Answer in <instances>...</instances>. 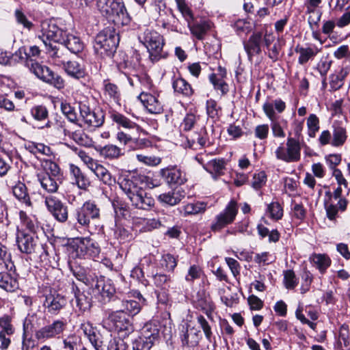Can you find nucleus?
<instances>
[{"instance_id": "1", "label": "nucleus", "mask_w": 350, "mask_h": 350, "mask_svg": "<svg viewBox=\"0 0 350 350\" xmlns=\"http://www.w3.org/2000/svg\"><path fill=\"white\" fill-rule=\"evenodd\" d=\"M100 12L117 26L129 25L131 18L122 0H97Z\"/></svg>"}, {"instance_id": "2", "label": "nucleus", "mask_w": 350, "mask_h": 350, "mask_svg": "<svg viewBox=\"0 0 350 350\" xmlns=\"http://www.w3.org/2000/svg\"><path fill=\"white\" fill-rule=\"evenodd\" d=\"M119 185L135 208L149 210L154 206V198L142 186L135 185L133 182L123 180L119 183Z\"/></svg>"}, {"instance_id": "3", "label": "nucleus", "mask_w": 350, "mask_h": 350, "mask_svg": "<svg viewBox=\"0 0 350 350\" xmlns=\"http://www.w3.org/2000/svg\"><path fill=\"white\" fill-rule=\"evenodd\" d=\"M138 39L147 49L150 59L158 62L161 57L164 40L161 35L152 29H146L138 36Z\"/></svg>"}, {"instance_id": "4", "label": "nucleus", "mask_w": 350, "mask_h": 350, "mask_svg": "<svg viewBox=\"0 0 350 350\" xmlns=\"http://www.w3.org/2000/svg\"><path fill=\"white\" fill-rule=\"evenodd\" d=\"M118 36L111 29H105L97 34L94 49L102 57L111 56L116 50L118 43Z\"/></svg>"}, {"instance_id": "5", "label": "nucleus", "mask_w": 350, "mask_h": 350, "mask_svg": "<svg viewBox=\"0 0 350 350\" xmlns=\"http://www.w3.org/2000/svg\"><path fill=\"white\" fill-rule=\"evenodd\" d=\"M301 145L298 139L291 137L287 138L286 147L281 144L275 150V157L286 163L297 162L301 159Z\"/></svg>"}, {"instance_id": "6", "label": "nucleus", "mask_w": 350, "mask_h": 350, "mask_svg": "<svg viewBox=\"0 0 350 350\" xmlns=\"http://www.w3.org/2000/svg\"><path fill=\"white\" fill-rule=\"evenodd\" d=\"M65 320L56 319L51 323L46 325L35 331V338L41 342L59 338L66 328Z\"/></svg>"}, {"instance_id": "7", "label": "nucleus", "mask_w": 350, "mask_h": 350, "mask_svg": "<svg viewBox=\"0 0 350 350\" xmlns=\"http://www.w3.org/2000/svg\"><path fill=\"white\" fill-rule=\"evenodd\" d=\"M30 70L38 78L59 90L64 89L65 87V81L62 77L54 72L47 66L34 62L31 64Z\"/></svg>"}, {"instance_id": "8", "label": "nucleus", "mask_w": 350, "mask_h": 350, "mask_svg": "<svg viewBox=\"0 0 350 350\" xmlns=\"http://www.w3.org/2000/svg\"><path fill=\"white\" fill-rule=\"evenodd\" d=\"M107 320L119 333H122L124 336H128L134 330L131 317L124 310L109 312Z\"/></svg>"}, {"instance_id": "9", "label": "nucleus", "mask_w": 350, "mask_h": 350, "mask_svg": "<svg viewBox=\"0 0 350 350\" xmlns=\"http://www.w3.org/2000/svg\"><path fill=\"white\" fill-rule=\"evenodd\" d=\"M66 33L62 29L59 28L54 20H48L41 23V35L39 37L44 44L47 41H53L54 43L62 42Z\"/></svg>"}, {"instance_id": "10", "label": "nucleus", "mask_w": 350, "mask_h": 350, "mask_svg": "<svg viewBox=\"0 0 350 350\" xmlns=\"http://www.w3.org/2000/svg\"><path fill=\"white\" fill-rule=\"evenodd\" d=\"M74 217L79 225L88 226L90 219L99 218L100 209L94 202H85L81 207L76 209Z\"/></svg>"}, {"instance_id": "11", "label": "nucleus", "mask_w": 350, "mask_h": 350, "mask_svg": "<svg viewBox=\"0 0 350 350\" xmlns=\"http://www.w3.org/2000/svg\"><path fill=\"white\" fill-rule=\"evenodd\" d=\"M238 213L237 203L231 200L223 212L217 215L211 225L213 231H219L227 225L232 224Z\"/></svg>"}, {"instance_id": "12", "label": "nucleus", "mask_w": 350, "mask_h": 350, "mask_svg": "<svg viewBox=\"0 0 350 350\" xmlns=\"http://www.w3.org/2000/svg\"><path fill=\"white\" fill-rule=\"evenodd\" d=\"M44 203L49 212L60 223L66 222L68 219V206L59 199L49 196L44 198Z\"/></svg>"}, {"instance_id": "13", "label": "nucleus", "mask_w": 350, "mask_h": 350, "mask_svg": "<svg viewBox=\"0 0 350 350\" xmlns=\"http://www.w3.org/2000/svg\"><path fill=\"white\" fill-rule=\"evenodd\" d=\"M46 53L51 62L55 66L62 67L68 59V53L63 44L45 43Z\"/></svg>"}, {"instance_id": "14", "label": "nucleus", "mask_w": 350, "mask_h": 350, "mask_svg": "<svg viewBox=\"0 0 350 350\" xmlns=\"http://www.w3.org/2000/svg\"><path fill=\"white\" fill-rule=\"evenodd\" d=\"M160 175L170 185H181L187 180L186 173L176 165H170L161 169Z\"/></svg>"}, {"instance_id": "15", "label": "nucleus", "mask_w": 350, "mask_h": 350, "mask_svg": "<svg viewBox=\"0 0 350 350\" xmlns=\"http://www.w3.org/2000/svg\"><path fill=\"white\" fill-rule=\"evenodd\" d=\"M38 237L33 234L18 230L16 234V243L19 250L25 254L34 253L38 247Z\"/></svg>"}, {"instance_id": "16", "label": "nucleus", "mask_w": 350, "mask_h": 350, "mask_svg": "<svg viewBox=\"0 0 350 350\" xmlns=\"http://www.w3.org/2000/svg\"><path fill=\"white\" fill-rule=\"evenodd\" d=\"M80 114L88 126L99 127L104 123L105 116L101 110L92 111L87 105L80 107Z\"/></svg>"}, {"instance_id": "17", "label": "nucleus", "mask_w": 350, "mask_h": 350, "mask_svg": "<svg viewBox=\"0 0 350 350\" xmlns=\"http://www.w3.org/2000/svg\"><path fill=\"white\" fill-rule=\"evenodd\" d=\"M31 117L36 121L42 124L39 128L41 129H50L55 125L53 120H49V111L44 105H36L30 109Z\"/></svg>"}, {"instance_id": "18", "label": "nucleus", "mask_w": 350, "mask_h": 350, "mask_svg": "<svg viewBox=\"0 0 350 350\" xmlns=\"http://www.w3.org/2000/svg\"><path fill=\"white\" fill-rule=\"evenodd\" d=\"M2 264H0L1 266ZM0 288L9 293L16 292L19 289L18 274L16 273V267L12 271H0Z\"/></svg>"}, {"instance_id": "19", "label": "nucleus", "mask_w": 350, "mask_h": 350, "mask_svg": "<svg viewBox=\"0 0 350 350\" xmlns=\"http://www.w3.org/2000/svg\"><path fill=\"white\" fill-rule=\"evenodd\" d=\"M130 297L137 299V301L133 299L122 300L123 310H126L129 316H135L141 311L142 306L146 303V299L139 291L131 292Z\"/></svg>"}, {"instance_id": "20", "label": "nucleus", "mask_w": 350, "mask_h": 350, "mask_svg": "<svg viewBox=\"0 0 350 350\" xmlns=\"http://www.w3.org/2000/svg\"><path fill=\"white\" fill-rule=\"evenodd\" d=\"M138 98L142 103L149 113L153 114H160L163 111V107L159 100L158 97L150 93L142 92L138 96Z\"/></svg>"}, {"instance_id": "21", "label": "nucleus", "mask_w": 350, "mask_h": 350, "mask_svg": "<svg viewBox=\"0 0 350 350\" xmlns=\"http://www.w3.org/2000/svg\"><path fill=\"white\" fill-rule=\"evenodd\" d=\"M262 109L267 117L271 121V129L273 135L275 137L284 138L285 137V133L281 123L277 120L276 113L273 109L272 105L264 103Z\"/></svg>"}, {"instance_id": "22", "label": "nucleus", "mask_w": 350, "mask_h": 350, "mask_svg": "<svg viewBox=\"0 0 350 350\" xmlns=\"http://www.w3.org/2000/svg\"><path fill=\"white\" fill-rule=\"evenodd\" d=\"M38 180L41 187L47 193H56L61 183V178L55 177L48 174H38Z\"/></svg>"}, {"instance_id": "23", "label": "nucleus", "mask_w": 350, "mask_h": 350, "mask_svg": "<svg viewBox=\"0 0 350 350\" xmlns=\"http://www.w3.org/2000/svg\"><path fill=\"white\" fill-rule=\"evenodd\" d=\"M66 303L64 296L59 294H50L46 296L44 306L49 313L57 314L66 305Z\"/></svg>"}, {"instance_id": "24", "label": "nucleus", "mask_w": 350, "mask_h": 350, "mask_svg": "<svg viewBox=\"0 0 350 350\" xmlns=\"http://www.w3.org/2000/svg\"><path fill=\"white\" fill-rule=\"evenodd\" d=\"M110 118L116 124L118 128L122 127L127 131L136 133H139L141 130L140 126L137 123L131 121L126 116L119 112L112 111L110 114Z\"/></svg>"}, {"instance_id": "25", "label": "nucleus", "mask_w": 350, "mask_h": 350, "mask_svg": "<svg viewBox=\"0 0 350 350\" xmlns=\"http://www.w3.org/2000/svg\"><path fill=\"white\" fill-rule=\"evenodd\" d=\"M261 42L262 33L256 32L250 36L247 41L243 43L244 49L247 54L249 59L252 60L254 55H259L261 53Z\"/></svg>"}, {"instance_id": "26", "label": "nucleus", "mask_w": 350, "mask_h": 350, "mask_svg": "<svg viewBox=\"0 0 350 350\" xmlns=\"http://www.w3.org/2000/svg\"><path fill=\"white\" fill-rule=\"evenodd\" d=\"M61 68L68 76L76 79L84 78L86 75L84 67L76 61L68 59Z\"/></svg>"}, {"instance_id": "27", "label": "nucleus", "mask_w": 350, "mask_h": 350, "mask_svg": "<svg viewBox=\"0 0 350 350\" xmlns=\"http://www.w3.org/2000/svg\"><path fill=\"white\" fill-rule=\"evenodd\" d=\"M64 47L72 53H79L84 49V44L81 39L75 35L65 33L64 38L60 42Z\"/></svg>"}, {"instance_id": "28", "label": "nucleus", "mask_w": 350, "mask_h": 350, "mask_svg": "<svg viewBox=\"0 0 350 350\" xmlns=\"http://www.w3.org/2000/svg\"><path fill=\"white\" fill-rule=\"evenodd\" d=\"M185 198V192L180 189H173L160 194L158 200L165 204L174 206L178 204Z\"/></svg>"}, {"instance_id": "29", "label": "nucleus", "mask_w": 350, "mask_h": 350, "mask_svg": "<svg viewBox=\"0 0 350 350\" xmlns=\"http://www.w3.org/2000/svg\"><path fill=\"white\" fill-rule=\"evenodd\" d=\"M69 170L74 183L81 189H86L90 185V182L81 169L74 165L70 164Z\"/></svg>"}, {"instance_id": "30", "label": "nucleus", "mask_w": 350, "mask_h": 350, "mask_svg": "<svg viewBox=\"0 0 350 350\" xmlns=\"http://www.w3.org/2000/svg\"><path fill=\"white\" fill-rule=\"evenodd\" d=\"M55 123L58 128L63 129V133L65 136L72 139L76 143L82 146H88L89 143L88 137L82 131H70L64 127V122L55 119Z\"/></svg>"}, {"instance_id": "31", "label": "nucleus", "mask_w": 350, "mask_h": 350, "mask_svg": "<svg viewBox=\"0 0 350 350\" xmlns=\"http://www.w3.org/2000/svg\"><path fill=\"white\" fill-rule=\"evenodd\" d=\"M122 180L129 182H133L135 185L141 186L144 185L149 188H153L159 185L158 183L155 182L152 178L144 174L137 173L130 174L129 176L124 178Z\"/></svg>"}, {"instance_id": "32", "label": "nucleus", "mask_w": 350, "mask_h": 350, "mask_svg": "<svg viewBox=\"0 0 350 350\" xmlns=\"http://www.w3.org/2000/svg\"><path fill=\"white\" fill-rule=\"evenodd\" d=\"M226 161L224 159H214L208 161L204 165V170L213 175L216 179L218 176L224 174L223 170L226 168Z\"/></svg>"}, {"instance_id": "33", "label": "nucleus", "mask_w": 350, "mask_h": 350, "mask_svg": "<svg viewBox=\"0 0 350 350\" xmlns=\"http://www.w3.org/2000/svg\"><path fill=\"white\" fill-rule=\"evenodd\" d=\"M183 334L180 335L181 341L183 345L188 347H196L198 345L200 336V331L194 327L189 329L187 327L185 330H182Z\"/></svg>"}, {"instance_id": "34", "label": "nucleus", "mask_w": 350, "mask_h": 350, "mask_svg": "<svg viewBox=\"0 0 350 350\" xmlns=\"http://www.w3.org/2000/svg\"><path fill=\"white\" fill-rule=\"evenodd\" d=\"M295 53L299 55L298 62L301 65L306 64L310 59H313L320 51L317 47H303L297 44L295 48Z\"/></svg>"}, {"instance_id": "35", "label": "nucleus", "mask_w": 350, "mask_h": 350, "mask_svg": "<svg viewBox=\"0 0 350 350\" xmlns=\"http://www.w3.org/2000/svg\"><path fill=\"white\" fill-rule=\"evenodd\" d=\"M333 139L331 145L334 147L342 146L347 139L346 129L339 123L334 122L333 126Z\"/></svg>"}, {"instance_id": "36", "label": "nucleus", "mask_w": 350, "mask_h": 350, "mask_svg": "<svg viewBox=\"0 0 350 350\" xmlns=\"http://www.w3.org/2000/svg\"><path fill=\"white\" fill-rule=\"evenodd\" d=\"M98 152L101 157L109 160L118 159L124 154L121 148L113 144L101 147Z\"/></svg>"}, {"instance_id": "37", "label": "nucleus", "mask_w": 350, "mask_h": 350, "mask_svg": "<svg viewBox=\"0 0 350 350\" xmlns=\"http://www.w3.org/2000/svg\"><path fill=\"white\" fill-rule=\"evenodd\" d=\"M12 192L14 196L21 202L27 206H31L32 204L30 197L27 193L26 185L21 182H18L13 187Z\"/></svg>"}, {"instance_id": "38", "label": "nucleus", "mask_w": 350, "mask_h": 350, "mask_svg": "<svg viewBox=\"0 0 350 350\" xmlns=\"http://www.w3.org/2000/svg\"><path fill=\"white\" fill-rule=\"evenodd\" d=\"M92 172L105 185H111L113 183H115V179L113 178L109 171L99 163L94 166Z\"/></svg>"}, {"instance_id": "39", "label": "nucleus", "mask_w": 350, "mask_h": 350, "mask_svg": "<svg viewBox=\"0 0 350 350\" xmlns=\"http://www.w3.org/2000/svg\"><path fill=\"white\" fill-rule=\"evenodd\" d=\"M338 200L333 201L329 199H326L324 202L325 208L326 211L327 217L329 220H334L338 217V213H343L346 211L347 205L345 206V208L340 209L339 208Z\"/></svg>"}, {"instance_id": "40", "label": "nucleus", "mask_w": 350, "mask_h": 350, "mask_svg": "<svg viewBox=\"0 0 350 350\" xmlns=\"http://www.w3.org/2000/svg\"><path fill=\"white\" fill-rule=\"evenodd\" d=\"M159 336V329L157 326L152 323H146L141 330V336L145 341H150L154 344V341Z\"/></svg>"}, {"instance_id": "41", "label": "nucleus", "mask_w": 350, "mask_h": 350, "mask_svg": "<svg viewBox=\"0 0 350 350\" xmlns=\"http://www.w3.org/2000/svg\"><path fill=\"white\" fill-rule=\"evenodd\" d=\"M187 25L191 33L198 40H202L208 30L210 29L209 24L206 21L201 23H193V21H191Z\"/></svg>"}, {"instance_id": "42", "label": "nucleus", "mask_w": 350, "mask_h": 350, "mask_svg": "<svg viewBox=\"0 0 350 350\" xmlns=\"http://www.w3.org/2000/svg\"><path fill=\"white\" fill-rule=\"evenodd\" d=\"M77 307L81 312H85L91 308V299L76 287L73 288Z\"/></svg>"}, {"instance_id": "43", "label": "nucleus", "mask_w": 350, "mask_h": 350, "mask_svg": "<svg viewBox=\"0 0 350 350\" xmlns=\"http://www.w3.org/2000/svg\"><path fill=\"white\" fill-rule=\"evenodd\" d=\"M136 64H132L128 60L120 62L118 64V69L128 78L129 82L131 85L133 86V80L131 76L138 78L136 70Z\"/></svg>"}, {"instance_id": "44", "label": "nucleus", "mask_w": 350, "mask_h": 350, "mask_svg": "<svg viewBox=\"0 0 350 350\" xmlns=\"http://www.w3.org/2000/svg\"><path fill=\"white\" fill-rule=\"evenodd\" d=\"M173 88L175 92L186 96L193 94V89L191 85L183 78H177L173 81Z\"/></svg>"}, {"instance_id": "45", "label": "nucleus", "mask_w": 350, "mask_h": 350, "mask_svg": "<svg viewBox=\"0 0 350 350\" xmlns=\"http://www.w3.org/2000/svg\"><path fill=\"white\" fill-rule=\"evenodd\" d=\"M348 73L347 69L342 68L338 73L330 76L329 86L332 91H336L343 85L344 79Z\"/></svg>"}, {"instance_id": "46", "label": "nucleus", "mask_w": 350, "mask_h": 350, "mask_svg": "<svg viewBox=\"0 0 350 350\" xmlns=\"http://www.w3.org/2000/svg\"><path fill=\"white\" fill-rule=\"evenodd\" d=\"M206 209V204L202 202L196 203H189L181 208V212H184V215H196L204 213Z\"/></svg>"}, {"instance_id": "47", "label": "nucleus", "mask_w": 350, "mask_h": 350, "mask_svg": "<svg viewBox=\"0 0 350 350\" xmlns=\"http://www.w3.org/2000/svg\"><path fill=\"white\" fill-rule=\"evenodd\" d=\"M42 166L44 172L39 174H48L55 177L61 178L62 173L59 166L54 161L47 159L42 161Z\"/></svg>"}, {"instance_id": "48", "label": "nucleus", "mask_w": 350, "mask_h": 350, "mask_svg": "<svg viewBox=\"0 0 350 350\" xmlns=\"http://www.w3.org/2000/svg\"><path fill=\"white\" fill-rule=\"evenodd\" d=\"M104 94L109 96L110 99L113 100L115 103H118L120 99V91L118 87L107 81H104Z\"/></svg>"}, {"instance_id": "49", "label": "nucleus", "mask_w": 350, "mask_h": 350, "mask_svg": "<svg viewBox=\"0 0 350 350\" xmlns=\"http://www.w3.org/2000/svg\"><path fill=\"white\" fill-rule=\"evenodd\" d=\"M311 260L321 273H324L331 264L330 258L325 254H313Z\"/></svg>"}, {"instance_id": "50", "label": "nucleus", "mask_w": 350, "mask_h": 350, "mask_svg": "<svg viewBox=\"0 0 350 350\" xmlns=\"http://www.w3.org/2000/svg\"><path fill=\"white\" fill-rule=\"evenodd\" d=\"M0 260H2V265L5 270L12 271L14 270V264L12 260L11 254L8 252L5 246L0 243Z\"/></svg>"}, {"instance_id": "51", "label": "nucleus", "mask_w": 350, "mask_h": 350, "mask_svg": "<svg viewBox=\"0 0 350 350\" xmlns=\"http://www.w3.org/2000/svg\"><path fill=\"white\" fill-rule=\"evenodd\" d=\"M258 234L261 238L266 237H269V242L276 243L279 241L280 234L277 230H272L270 231L267 227L262 224H258L257 226Z\"/></svg>"}, {"instance_id": "52", "label": "nucleus", "mask_w": 350, "mask_h": 350, "mask_svg": "<svg viewBox=\"0 0 350 350\" xmlns=\"http://www.w3.org/2000/svg\"><path fill=\"white\" fill-rule=\"evenodd\" d=\"M139 133L127 132L119 131L116 134V139L120 145L133 146V142L135 139V135H137Z\"/></svg>"}, {"instance_id": "53", "label": "nucleus", "mask_w": 350, "mask_h": 350, "mask_svg": "<svg viewBox=\"0 0 350 350\" xmlns=\"http://www.w3.org/2000/svg\"><path fill=\"white\" fill-rule=\"evenodd\" d=\"M90 237H78L75 239L72 247L75 249L77 256H85V250L87 248V245H90Z\"/></svg>"}, {"instance_id": "54", "label": "nucleus", "mask_w": 350, "mask_h": 350, "mask_svg": "<svg viewBox=\"0 0 350 350\" xmlns=\"http://www.w3.org/2000/svg\"><path fill=\"white\" fill-rule=\"evenodd\" d=\"M96 287L103 297L110 299L115 293V288L111 284L110 281H97Z\"/></svg>"}, {"instance_id": "55", "label": "nucleus", "mask_w": 350, "mask_h": 350, "mask_svg": "<svg viewBox=\"0 0 350 350\" xmlns=\"http://www.w3.org/2000/svg\"><path fill=\"white\" fill-rule=\"evenodd\" d=\"M153 282L157 288L167 291L170 286L172 280L170 275L163 273H157L153 276Z\"/></svg>"}, {"instance_id": "56", "label": "nucleus", "mask_w": 350, "mask_h": 350, "mask_svg": "<svg viewBox=\"0 0 350 350\" xmlns=\"http://www.w3.org/2000/svg\"><path fill=\"white\" fill-rule=\"evenodd\" d=\"M209 81L213 84L215 90H220L222 95H225L228 92V85L223 79H219L216 74L213 73L210 75Z\"/></svg>"}, {"instance_id": "57", "label": "nucleus", "mask_w": 350, "mask_h": 350, "mask_svg": "<svg viewBox=\"0 0 350 350\" xmlns=\"http://www.w3.org/2000/svg\"><path fill=\"white\" fill-rule=\"evenodd\" d=\"M325 196L327 198V199L331 200V201L338 200V204H339V208L342 209L345 208V205L348 204V200L342 197V188L341 186H338L333 193L327 191L325 193Z\"/></svg>"}, {"instance_id": "58", "label": "nucleus", "mask_w": 350, "mask_h": 350, "mask_svg": "<svg viewBox=\"0 0 350 350\" xmlns=\"http://www.w3.org/2000/svg\"><path fill=\"white\" fill-rule=\"evenodd\" d=\"M15 329L12 324V318L8 314L0 317V332L14 334Z\"/></svg>"}, {"instance_id": "59", "label": "nucleus", "mask_w": 350, "mask_h": 350, "mask_svg": "<svg viewBox=\"0 0 350 350\" xmlns=\"http://www.w3.org/2000/svg\"><path fill=\"white\" fill-rule=\"evenodd\" d=\"M61 110L63 114L68 118V120L75 123L77 121V114L73 107L67 102H62Z\"/></svg>"}, {"instance_id": "60", "label": "nucleus", "mask_w": 350, "mask_h": 350, "mask_svg": "<svg viewBox=\"0 0 350 350\" xmlns=\"http://www.w3.org/2000/svg\"><path fill=\"white\" fill-rule=\"evenodd\" d=\"M308 135L314 137L316 133L319 130V120L315 114H310L307 119Z\"/></svg>"}, {"instance_id": "61", "label": "nucleus", "mask_w": 350, "mask_h": 350, "mask_svg": "<svg viewBox=\"0 0 350 350\" xmlns=\"http://www.w3.org/2000/svg\"><path fill=\"white\" fill-rule=\"evenodd\" d=\"M284 284L286 288L293 289L298 284V280L293 270L284 271Z\"/></svg>"}, {"instance_id": "62", "label": "nucleus", "mask_w": 350, "mask_h": 350, "mask_svg": "<svg viewBox=\"0 0 350 350\" xmlns=\"http://www.w3.org/2000/svg\"><path fill=\"white\" fill-rule=\"evenodd\" d=\"M80 339L75 334H70L63 340L62 350H77Z\"/></svg>"}, {"instance_id": "63", "label": "nucleus", "mask_w": 350, "mask_h": 350, "mask_svg": "<svg viewBox=\"0 0 350 350\" xmlns=\"http://www.w3.org/2000/svg\"><path fill=\"white\" fill-rule=\"evenodd\" d=\"M267 212L271 219L278 220L283 215V210L278 202H271L268 205Z\"/></svg>"}, {"instance_id": "64", "label": "nucleus", "mask_w": 350, "mask_h": 350, "mask_svg": "<svg viewBox=\"0 0 350 350\" xmlns=\"http://www.w3.org/2000/svg\"><path fill=\"white\" fill-rule=\"evenodd\" d=\"M199 117L193 113H188L185 116L181 123V127L185 131H189L194 128L198 122Z\"/></svg>"}]
</instances>
